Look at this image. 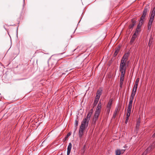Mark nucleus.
<instances>
[{
    "label": "nucleus",
    "mask_w": 155,
    "mask_h": 155,
    "mask_svg": "<svg viewBox=\"0 0 155 155\" xmlns=\"http://www.w3.org/2000/svg\"><path fill=\"white\" fill-rule=\"evenodd\" d=\"M132 23L129 26V28L130 29H132L134 25H135L136 21H134L133 19L132 20Z\"/></svg>",
    "instance_id": "9b49d317"
},
{
    "label": "nucleus",
    "mask_w": 155,
    "mask_h": 155,
    "mask_svg": "<svg viewBox=\"0 0 155 155\" xmlns=\"http://www.w3.org/2000/svg\"><path fill=\"white\" fill-rule=\"evenodd\" d=\"M151 25H148V30H150L151 27Z\"/></svg>",
    "instance_id": "c756f323"
},
{
    "label": "nucleus",
    "mask_w": 155,
    "mask_h": 155,
    "mask_svg": "<svg viewBox=\"0 0 155 155\" xmlns=\"http://www.w3.org/2000/svg\"><path fill=\"white\" fill-rule=\"evenodd\" d=\"M144 21H145L143 20L140 19L139 22V23L137 28L136 29H137V30H138L140 31V28L141 27V25L143 23Z\"/></svg>",
    "instance_id": "1a4fd4ad"
},
{
    "label": "nucleus",
    "mask_w": 155,
    "mask_h": 155,
    "mask_svg": "<svg viewBox=\"0 0 155 155\" xmlns=\"http://www.w3.org/2000/svg\"><path fill=\"white\" fill-rule=\"evenodd\" d=\"M113 99H110L109 101L105 110V112L107 115H108L110 111L112 104Z\"/></svg>",
    "instance_id": "7ed1b4c3"
},
{
    "label": "nucleus",
    "mask_w": 155,
    "mask_h": 155,
    "mask_svg": "<svg viewBox=\"0 0 155 155\" xmlns=\"http://www.w3.org/2000/svg\"><path fill=\"white\" fill-rule=\"evenodd\" d=\"M133 100H132V99H130V101L129 104H132L133 101Z\"/></svg>",
    "instance_id": "cd10ccee"
},
{
    "label": "nucleus",
    "mask_w": 155,
    "mask_h": 155,
    "mask_svg": "<svg viewBox=\"0 0 155 155\" xmlns=\"http://www.w3.org/2000/svg\"><path fill=\"white\" fill-rule=\"evenodd\" d=\"M129 117H127V118H126V120L125 121V123L126 124H127V123L128 122V120L129 119Z\"/></svg>",
    "instance_id": "7c9ffc66"
},
{
    "label": "nucleus",
    "mask_w": 155,
    "mask_h": 155,
    "mask_svg": "<svg viewBox=\"0 0 155 155\" xmlns=\"http://www.w3.org/2000/svg\"><path fill=\"white\" fill-rule=\"evenodd\" d=\"M140 118L139 117L137 119V127H138L140 125Z\"/></svg>",
    "instance_id": "6ab92c4d"
},
{
    "label": "nucleus",
    "mask_w": 155,
    "mask_h": 155,
    "mask_svg": "<svg viewBox=\"0 0 155 155\" xmlns=\"http://www.w3.org/2000/svg\"><path fill=\"white\" fill-rule=\"evenodd\" d=\"M65 74V73L64 74V73H63V74Z\"/></svg>",
    "instance_id": "4c0bfd02"
},
{
    "label": "nucleus",
    "mask_w": 155,
    "mask_h": 155,
    "mask_svg": "<svg viewBox=\"0 0 155 155\" xmlns=\"http://www.w3.org/2000/svg\"><path fill=\"white\" fill-rule=\"evenodd\" d=\"M129 56L128 53L125 54L122 58L120 66V71L121 73H125L126 69L128 65L126 63Z\"/></svg>",
    "instance_id": "f03ea898"
},
{
    "label": "nucleus",
    "mask_w": 155,
    "mask_h": 155,
    "mask_svg": "<svg viewBox=\"0 0 155 155\" xmlns=\"http://www.w3.org/2000/svg\"><path fill=\"white\" fill-rule=\"evenodd\" d=\"M155 15V7H154L152 11L150 16L149 22L148 23V25L152 26V23L153 22L154 18Z\"/></svg>",
    "instance_id": "20e7f679"
},
{
    "label": "nucleus",
    "mask_w": 155,
    "mask_h": 155,
    "mask_svg": "<svg viewBox=\"0 0 155 155\" xmlns=\"http://www.w3.org/2000/svg\"><path fill=\"white\" fill-rule=\"evenodd\" d=\"M68 71L67 70L66 71V72H67Z\"/></svg>",
    "instance_id": "f704fd0d"
},
{
    "label": "nucleus",
    "mask_w": 155,
    "mask_h": 155,
    "mask_svg": "<svg viewBox=\"0 0 155 155\" xmlns=\"http://www.w3.org/2000/svg\"><path fill=\"white\" fill-rule=\"evenodd\" d=\"M140 31L137 30V29L136 30V31L133 35L132 36V37L131 38V40L130 41V43L132 44V43L134 41H135V39L137 38V36L139 34V33L140 32Z\"/></svg>",
    "instance_id": "423d86ee"
},
{
    "label": "nucleus",
    "mask_w": 155,
    "mask_h": 155,
    "mask_svg": "<svg viewBox=\"0 0 155 155\" xmlns=\"http://www.w3.org/2000/svg\"><path fill=\"white\" fill-rule=\"evenodd\" d=\"M132 107V104H129L128 108L131 109Z\"/></svg>",
    "instance_id": "bb28decb"
},
{
    "label": "nucleus",
    "mask_w": 155,
    "mask_h": 155,
    "mask_svg": "<svg viewBox=\"0 0 155 155\" xmlns=\"http://www.w3.org/2000/svg\"><path fill=\"white\" fill-rule=\"evenodd\" d=\"M125 73H121L120 77V87H122V85L123 84L124 76Z\"/></svg>",
    "instance_id": "6e6552de"
},
{
    "label": "nucleus",
    "mask_w": 155,
    "mask_h": 155,
    "mask_svg": "<svg viewBox=\"0 0 155 155\" xmlns=\"http://www.w3.org/2000/svg\"><path fill=\"white\" fill-rule=\"evenodd\" d=\"M149 7L148 6H146L144 9L143 11V15L140 18L141 20H143L144 21H145V17L146 14L147 13V11L148 10Z\"/></svg>",
    "instance_id": "39448f33"
},
{
    "label": "nucleus",
    "mask_w": 155,
    "mask_h": 155,
    "mask_svg": "<svg viewBox=\"0 0 155 155\" xmlns=\"http://www.w3.org/2000/svg\"><path fill=\"white\" fill-rule=\"evenodd\" d=\"M99 98H100L96 97L94 103V105H96L97 103Z\"/></svg>",
    "instance_id": "f3484780"
},
{
    "label": "nucleus",
    "mask_w": 155,
    "mask_h": 155,
    "mask_svg": "<svg viewBox=\"0 0 155 155\" xmlns=\"http://www.w3.org/2000/svg\"><path fill=\"white\" fill-rule=\"evenodd\" d=\"M78 118H77L75 121L74 125L75 127H77L78 124Z\"/></svg>",
    "instance_id": "4be33fe9"
},
{
    "label": "nucleus",
    "mask_w": 155,
    "mask_h": 155,
    "mask_svg": "<svg viewBox=\"0 0 155 155\" xmlns=\"http://www.w3.org/2000/svg\"><path fill=\"white\" fill-rule=\"evenodd\" d=\"M90 117H86L84 118L81 122L79 131V136L81 139L84 134L85 129L88 126L89 122L90 119Z\"/></svg>",
    "instance_id": "f257e3e1"
},
{
    "label": "nucleus",
    "mask_w": 155,
    "mask_h": 155,
    "mask_svg": "<svg viewBox=\"0 0 155 155\" xmlns=\"http://www.w3.org/2000/svg\"><path fill=\"white\" fill-rule=\"evenodd\" d=\"M137 88V87L136 88L135 87V85H134V87H133V89L132 91H133V90H134V91L135 92H136Z\"/></svg>",
    "instance_id": "393cba45"
},
{
    "label": "nucleus",
    "mask_w": 155,
    "mask_h": 155,
    "mask_svg": "<svg viewBox=\"0 0 155 155\" xmlns=\"http://www.w3.org/2000/svg\"><path fill=\"white\" fill-rule=\"evenodd\" d=\"M71 69H69V70H71Z\"/></svg>",
    "instance_id": "e433bc0d"
},
{
    "label": "nucleus",
    "mask_w": 155,
    "mask_h": 155,
    "mask_svg": "<svg viewBox=\"0 0 155 155\" xmlns=\"http://www.w3.org/2000/svg\"><path fill=\"white\" fill-rule=\"evenodd\" d=\"M66 47H67V46H66V47H65V48L64 49V50H66V49H67V48H66Z\"/></svg>",
    "instance_id": "2f4dec72"
},
{
    "label": "nucleus",
    "mask_w": 155,
    "mask_h": 155,
    "mask_svg": "<svg viewBox=\"0 0 155 155\" xmlns=\"http://www.w3.org/2000/svg\"><path fill=\"white\" fill-rule=\"evenodd\" d=\"M101 94V92L100 91H98L96 94V97L99 98L100 97V96Z\"/></svg>",
    "instance_id": "dca6fc26"
},
{
    "label": "nucleus",
    "mask_w": 155,
    "mask_h": 155,
    "mask_svg": "<svg viewBox=\"0 0 155 155\" xmlns=\"http://www.w3.org/2000/svg\"><path fill=\"white\" fill-rule=\"evenodd\" d=\"M70 152H71V150H67V155H69L70 154Z\"/></svg>",
    "instance_id": "c85d7f7f"
},
{
    "label": "nucleus",
    "mask_w": 155,
    "mask_h": 155,
    "mask_svg": "<svg viewBox=\"0 0 155 155\" xmlns=\"http://www.w3.org/2000/svg\"><path fill=\"white\" fill-rule=\"evenodd\" d=\"M120 106L117 107L115 109V111L114 113L113 116H120L121 111H120Z\"/></svg>",
    "instance_id": "0eeeda50"
},
{
    "label": "nucleus",
    "mask_w": 155,
    "mask_h": 155,
    "mask_svg": "<svg viewBox=\"0 0 155 155\" xmlns=\"http://www.w3.org/2000/svg\"><path fill=\"white\" fill-rule=\"evenodd\" d=\"M131 109L128 108L127 109V116H130L131 112Z\"/></svg>",
    "instance_id": "2eb2a0df"
},
{
    "label": "nucleus",
    "mask_w": 155,
    "mask_h": 155,
    "mask_svg": "<svg viewBox=\"0 0 155 155\" xmlns=\"http://www.w3.org/2000/svg\"><path fill=\"white\" fill-rule=\"evenodd\" d=\"M136 93V92L134 91V90L133 91H132L130 99L134 100Z\"/></svg>",
    "instance_id": "ddd939ff"
},
{
    "label": "nucleus",
    "mask_w": 155,
    "mask_h": 155,
    "mask_svg": "<svg viewBox=\"0 0 155 155\" xmlns=\"http://www.w3.org/2000/svg\"><path fill=\"white\" fill-rule=\"evenodd\" d=\"M71 147H72V144H71V143H69V145H68V146L67 150H71Z\"/></svg>",
    "instance_id": "b1692460"
},
{
    "label": "nucleus",
    "mask_w": 155,
    "mask_h": 155,
    "mask_svg": "<svg viewBox=\"0 0 155 155\" xmlns=\"http://www.w3.org/2000/svg\"><path fill=\"white\" fill-rule=\"evenodd\" d=\"M124 151V150H117L116 151V155H120L121 154H123Z\"/></svg>",
    "instance_id": "9d476101"
},
{
    "label": "nucleus",
    "mask_w": 155,
    "mask_h": 155,
    "mask_svg": "<svg viewBox=\"0 0 155 155\" xmlns=\"http://www.w3.org/2000/svg\"><path fill=\"white\" fill-rule=\"evenodd\" d=\"M79 48V47H78L77 48V49H78Z\"/></svg>",
    "instance_id": "c9c22d12"
},
{
    "label": "nucleus",
    "mask_w": 155,
    "mask_h": 155,
    "mask_svg": "<svg viewBox=\"0 0 155 155\" xmlns=\"http://www.w3.org/2000/svg\"><path fill=\"white\" fill-rule=\"evenodd\" d=\"M101 110L96 109L95 112L94 116H98L100 113Z\"/></svg>",
    "instance_id": "4468645a"
},
{
    "label": "nucleus",
    "mask_w": 155,
    "mask_h": 155,
    "mask_svg": "<svg viewBox=\"0 0 155 155\" xmlns=\"http://www.w3.org/2000/svg\"><path fill=\"white\" fill-rule=\"evenodd\" d=\"M93 109H92L90 110L87 116H91V115L93 113Z\"/></svg>",
    "instance_id": "412c9836"
},
{
    "label": "nucleus",
    "mask_w": 155,
    "mask_h": 155,
    "mask_svg": "<svg viewBox=\"0 0 155 155\" xmlns=\"http://www.w3.org/2000/svg\"><path fill=\"white\" fill-rule=\"evenodd\" d=\"M119 49H120V48H118L117 49V50H116L115 51V52L114 54V56H116V55H117V54L118 53V52L119 51Z\"/></svg>",
    "instance_id": "5701e85b"
},
{
    "label": "nucleus",
    "mask_w": 155,
    "mask_h": 155,
    "mask_svg": "<svg viewBox=\"0 0 155 155\" xmlns=\"http://www.w3.org/2000/svg\"><path fill=\"white\" fill-rule=\"evenodd\" d=\"M101 102H99L98 104V105H97V106L96 109L101 110Z\"/></svg>",
    "instance_id": "aec40b11"
},
{
    "label": "nucleus",
    "mask_w": 155,
    "mask_h": 155,
    "mask_svg": "<svg viewBox=\"0 0 155 155\" xmlns=\"http://www.w3.org/2000/svg\"><path fill=\"white\" fill-rule=\"evenodd\" d=\"M153 137H155V133L153 134Z\"/></svg>",
    "instance_id": "473e14b6"
},
{
    "label": "nucleus",
    "mask_w": 155,
    "mask_h": 155,
    "mask_svg": "<svg viewBox=\"0 0 155 155\" xmlns=\"http://www.w3.org/2000/svg\"><path fill=\"white\" fill-rule=\"evenodd\" d=\"M71 135V133H68L67 134V136L65 137V140H66L67 138H68V137L69 136Z\"/></svg>",
    "instance_id": "a878e982"
},
{
    "label": "nucleus",
    "mask_w": 155,
    "mask_h": 155,
    "mask_svg": "<svg viewBox=\"0 0 155 155\" xmlns=\"http://www.w3.org/2000/svg\"><path fill=\"white\" fill-rule=\"evenodd\" d=\"M154 147V146H153V147H151V146H150L149 147L147 148V149L145 150V151L143 153V154H146L147 153V152L151 150L152 149V148H153Z\"/></svg>",
    "instance_id": "f8f14e48"
},
{
    "label": "nucleus",
    "mask_w": 155,
    "mask_h": 155,
    "mask_svg": "<svg viewBox=\"0 0 155 155\" xmlns=\"http://www.w3.org/2000/svg\"><path fill=\"white\" fill-rule=\"evenodd\" d=\"M139 78H137L135 81V87L136 88L137 87V86H138V84L139 83Z\"/></svg>",
    "instance_id": "a211bd4d"
},
{
    "label": "nucleus",
    "mask_w": 155,
    "mask_h": 155,
    "mask_svg": "<svg viewBox=\"0 0 155 155\" xmlns=\"http://www.w3.org/2000/svg\"><path fill=\"white\" fill-rule=\"evenodd\" d=\"M150 40L149 41V45H150Z\"/></svg>",
    "instance_id": "72a5a7b5"
}]
</instances>
